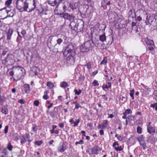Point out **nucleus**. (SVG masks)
I'll use <instances>...</instances> for the list:
<instances>
[{"label":"nucleus","instance_id":"1","mask_svg":"<svg viewBox=\"0 0 157 157\" xmlns=\"http://www.w3.org/2000/svg\"><path fill=\"white\" fill-rule=\"evenodd\" d=\"M75 44L72 43H70L66 46L65 50L63 52L64 56H67L68 63L73 65L74 64L75 61L73 55L74 54Z\"/></svg>","mask_w":157,"mask_h":157},{"label":"nucleus","instance_id":"2","mask_svg":"<svg viewBox=\"0 0 157 157\" xmlns=\"http://www.w3.org/2000/svg\"><path fill=\"white\" fill-rule=\"evenodd\" d=\"M84 26V21L82 20L77 19L71 21L69 25L71 29L77 33L82 31Z\"/></svg>","mask_w":157,"mask_h":157},{"label":"nucleus","instance_id":"3","mask_svg":"<svg viewBox=\"0 0 157 157\" xmlns=\"http://www.w3.org/2000/svg\"><path fill=\"white\" fill-rule=\"evenodd\" d=\"M92 48L91 41L90 40L85 42L80 47V51L82 53L88 52Z\"/></svg>","mask_w":157,"mask_h":157},{"label":"nucleus","instance_id":"4","mask_svg":"<svg viewBox=\"0 0 157 157\" xmlns=\"http://www.w3.org/2000/svg\"><path fill=\"white\" fill-rule=\"evenodd\" d=\"M75 5L73 3H69L68 2H65L63 3V9L64 12H66L69 9H71L72 10L76 9Z\"/></svg>","mask_w":157,"mask_h":157},{"label":"nucleus","instance_id":"5","mask_svg":"<svg viewBox=\"0 0 157 157\" xmlns=\"http://www.w3.org/2000/svg\"><path fill=\"white\" fill-rule=\"evenodd\" d=\"M58 14L61 17H63L65 19L69 21L72 20L73 21L74 20V19L75 17V16L72 14H71L67 13H63L60 14Z\"/></svg>","mask_w":157,"mask_h":157},{"label":"nucleus","instance_id":"6","mask_svg":"<svg viewBox=\"0 0 157 157\" xmlns=\"http://www.w3.org/2000/svg\"><path fill=\"white\" fill-rule=\"evenodd\" d=\"M5 63H9L12 64L15 62L14 56L12 54H8L4 60Z\"/></svg>","mask_w":157,"mask_h":157},{"label":"nucleus","instance_id":"7","mask_svg":"<svg viewBox=\"0 0 157 157\" xmlns=\"http://www.w3.org/2000/svg\"><path fill=\"white\" fill-rule=\"evenodd\" d=\"M25 0H17L16 1V8L18 10L21 12L23 7Z\"/></svg>","mask_w":157,"mask_h":157},{"label":"nucleus","instance_id":"8","mask_svg":"<svg viewBox=\"0 0 157 157\" xmlns=\"http://www.w3.org/2000/svg\"><path fill=\"white\" fill-rule=\"evenodd\" d=\"M155 14H152L150 16L148 19V23L150 25L156 26L155 24Z\"/></svg>","mask_w":157,"mask_h":157},{"label":"nucleus","instance_id":"9","mask_svg":"<svg viewBox=\"0 0 157 157\" xmlns=\"http://www.w3.org/2000/svg\"><path fill=\"white\" fill-rule=\"evenodd\" d=\"M22 7L23 9L21 12L24 11H27L28 12H32V11H29V10H31V8L29 7V3L27 2L26 0H25V1H24V5Z\"/></svg>","mask_w":157,"mask_h":157},{"label":"nucleus","instance_id":"10","mask_svg":"<svg viewBox=\"0 0 157 157\" xmlns=\"http://www.w3.org/2000/svg\"><path fill=\"white\" fill-rule=\"evenodd\" d=\"M101 149L98 146L96 145L91 149V153L92 154H98V151L101 150Z\"/></svg>","mask_w":157,"mask_h":157},{"label":"nucleus","instance_id":"11","mask_svg":"<svg viewBox=\"0 0 157 157\" xmlns=\"http://www.w3.org/2000/svg\"><path fill=\"white\" fill-rule=\"evenodd\" d=\"M6 12L7 14V17H13L16 13V10L14 9L13 10H6Z\"/></svg>","mask_w":157,"mask_h":157},{"label":"nucleus","instance_id":"12","mask_svg":"<svg viewBox=\"0 0 157 157\" xmlns=\"http://www.w3.org/2000/svg\"><path fill=\"white\" fill-rule=\"evenodd\" d=\"M13 32V30L12 29L10 28L7 32L6 33L7 38L6 39L8 40H10L11 37V36Z\"/></svg>","mask_w":157,"mask_h":157},{"label":"nucleus","instance_id":"13","mask_svg":"<svg viewBox=\"0 0 157 157\" xmlns=\"http://www.w3.org/2000/svg\"><path fill=\"white\" fill-rule=\"evenodd\" d=\"M48 3L49 4L53 6H54L56 5V8L58 7V3L56 0H48Z\"/></svg>","mask_w":157,"mask_h":157},{"label":"nucleus","instance_id":"14","mask_svg":"<svg viewBox=\"0 0 157 157\" xmlns=\"http://www.w3.org/2000/svg\"><path fill=\"white\" fill-rule=\"evenodd\" d=\"M116 14L117 13L114 12H111L108 14L109 17V19H111L112 21H114L116 17Z\"/></svg>","mask_w":157,"mask_h":157},{"label":"nucleus","instance_id":"15","mask_svg":"<svg viewBox=\"0 0 157 157\" xmlns=\"http://www.w3.org/2000/svg\"><path fill=\"white\" fill-rule=\"evenodd\" d=\"M151 123V122H150L147 126V131L150 134L155 132V129L150 125Z\"/></svg>","mask_w":157,"mask_h":157},{"label":"nucleus","instance_id":"16","mask_svg":"<svg viewBox=\"0 0 157 157\" xmlns=\"http://www.w3.org/2000/svg\"><path fill=\"white\" fill-rule=\"evenodd\" d=\"M23 87L25 89V92L26 93L28 94L30 91V87L29 84H25L23 86Z\"/></svg>","mask_w":157,"mask_h":157},{"label":"nucleus","instance_id":"17","mask_svg":"<svg viewBox=\"0 0 157 157\" xmlns=\"http://www.w3.org/2000/svg\"><path fill=\"white\" fill-rule=\"evenodd\" d=\"M7 105H6L5 106H3L2 108L1 112L2 113L6 115L8 113V110L7 108Z\"/></svg>","mask_w":157,"mask_h":157},{"label":"nucleus","instance_id":"18","mask_svg":"<svg viewBox=\"0 0 157 157\" xmlns=\"http://www.w3.org/2000/svg\"><path fill=\"white\" fill-rule=\"evenodd\" d=\"M99 40L102 42L105 41L106 40V37L105 35V33L100 35L99 36Z\"/></svg>","mask_w":157,"mask_h":157},{"label":"nucleus","instance_id":"19","mask_svg":"<svg viewBox=\"0 0 157 157\" xmlns=\"http://www.w3.org/2000/svg\"><path fill=\"white\" fill-rule=\"evenodd\" d=\"M138 141L139 142L140 145L143 147V149L144 150L147 148V146L146 145V144L144 141L140 140L139 139H138Z\"/></svg>","mask_w":157,"mask_h":157},{"label":"nucleus","instance_id":"20","mask_svg":"<svg viewBox=\"0 0 157 157\" xmlns=\"http://www.w3.org/2000/svg\"><path fill=\"white\" fill-rule=\"evenodd\" d=\"M99 40L95 38L94 40H92L91 42L93 43L95 46L98 47L100 44Z\"/></svg>","mask_w":157,"mask_h":157},{"label":"nucleus","instance_id":"21","mask_svg":"<svg viewBox=\"0 0 157 157\" xmlns=\"http://www.w3.org/2000/svg\"><path fill=\"white\" fill-rule=\"evenodd\" d=\"M12 0H7L6 1L5 3V5L6 6L4 7L1 10H2L6 9V7H9V6L11 4L12 2Z\"/></svg>","mask_w":157,"mask_h":157},{"label":"nucleus","instance_id":"22","mask_svg":"<svg viewBox=\"0 0 157 157\" xmlns=\"http://www.w3.org/2000/svg\"><path fill=\"white\" fill-rule=\"evenodd\" d=\"M58 150L59 151L61 152H63L65 151V149L64 148V146H63V144H62L61 145H60L58 147Z\"/></svg>","mask_w":157,"mask_h":157},{"label":"nucleus","instance_id":"23","mask_svg":"<svg viewBox=\"0 0 157 157\" xmlns=\"http://www.w3.org/2000/svg\"><path fill=\"white\" fill-rule=\"evenodd\" d=\"M133 11H134V10H130L128 13L129 16L132 18L133 17V16H136V14L134 12H133Z\"/></svg>","mask_w":157,"mask_h":157},{"label":"nucleus","instance_id":"24","mask_svg":"<svg viewBox=\"0 0 157 157\" xmlns=\"http://www.w3.org/2000/svg\"><path fill=\"white\" fill-rule=\"evenodd\" d=\"M61 87L64 88H65L68 86V84L66 82H63L60 83Z\"/></svg>","mask_w":157,"mask_h":157},{"label":"nucleus","instance_id":"25","mask_svg":"<svg viewBox=\"0 0 157 157\" xmlns=\"http://www.w3.org/2000/svg\"><path fill=\"white\" fill-rule=\"evenodd\" d=\"M132 31H133L134 32H135V33H137V32H138V30L137 26L136 25L134 26H133L132 25Z\"/></svg>","mask_w":157,"mask_h":157},{"label":"nucleus","instance_id":"26","mask_svg":"<svg viewBox=\"0 0 157 157\" xmlns=\"http://www.w3.org/2000/svg\"><path fill=\"white\" fill-rule=\"evenodd\" d=\"M57 43L54 46L55 48L57 47V44H60L63 41V40L61 38H59L56 40Z\"/></svg>","mask_w":157,"mask_h":157},{"label":"nucleus","instance_id":"27","mask_svg":"<svg viewBox=\"0 0 157 157\" xmlns=\"http://www.w3.org/2000/svg\"><path fill=\"white\" fill-rule=\"evenodd\" d=\"M101 7H103L104 9H106L107 8V6L105 5V0H103L101 2Z\"/></svg>","mask_w":157,"mask_h":157},{"label":"nucleus","instance_id":"28","mask_svg":"<svg viewBox=\"0 0 157 157\" xmlns=\"http://www.w3.org/2000/svg\"><path fill=\"white\" fill-rule=\"evenodd\" d=\"M85 66L89 70H90L92 68L91 62H88L85 65Z\"/></svg>","mask_w":157,"mask_h":157},{"label":"nucleus","instance_id":"29","mask_svg":"<svg viewBox=\"0 0 157 157\" xmlns=\"http://www.w3.org/2000/svg\"><path fill=\"white\" fill-rule=\"evenodd\" d=\"M47 85L49 87L50 89H52L54 87V85L53 84L50 82H48L47 83Z\"/></svg>","mask_w":157,"mask_h":157},{"label":"nucleus","instance_id":"30","mask_svg":"<svg viewBox=\"0 0 157 157\" xmlns=\"http://www.w3.org/2000/svg\"><path fill=\"white\" fill-rule=\"evenodd\" d=\"M9 51V49L7 48H5L2 51V55L3 56H4L6 55L7 52Z\"/></svg>","mask_w":157,"mask_h":157},{"label":"nucleus","instance_id":"31","mask_svg":"<svg viewBox=\"0 0 157 157\" xmlns=\"http://www.w3.org/2000/svg\"><path fill=\"white\" fill-rule=\"evenodd\" d=\"M127 119L129 121H132L135 119V117L134 116H129L127 117Z\"/></svg>","mask_w":157,"mask_h":157},{"label":"nucleus","instance_id":"32","mask_svg":"<svg viewBox=\"0 0 157 157\" xmlns=\"http://www.w3.org/2000/svg\"><path fill=\"white\" fill-rule=\"evenodd\" d=\"M134 90L132 89L130 91V96L132 97V99H134Z\"/></svg>","mask_w":157,"mask_h":157},{"label":"nucleus","instance_id":"33","mask_svg":"<svg viewBox=\"0 0 157 157\" xmlns=\"http://www.w3.org/2000/svg\"><path fill=\"white\" fill-rule=\"evenodd\" d=\"M137 132L138 134H141L142 132V128L140 126H138L137 128Z\"/></svg>","mask_w":157,"mask_h":157},{"label":"nucleus","instance_id":"34","mask_svg":"<svg viewBox=\"0 0 157 157\" xmlns=\"http://www.w3.org/2000/svg\"><path fill=\"white\" fill-rule=\"evenodd\" d=\"M150 106V107H152L153 108L155 107V110L156 111H157V102H156L154 104H151Z\"/></svg>","mask_w":157,"mask_h":157},{"label":"nucleus","instance_id":"35","mask_svg":"<svg viewBox=\"0 0 157 157\" xmlns=\"http://www.w3.org/2000/svg\"><path fill=\"white\" fill-rule=\"evenodd\" d=\"M33 7L31 8V10L29 11H33L36 8V1L35 0H33Z\"/></svg>","mask_w":157,"mask_h":157},{"label":"nucleus","instance_id":"36","mask_svg":"<svg viewBox=\"0 0 157 157\" xmlns=\"http://www.w3.org/2000/svg\"><path fill=\"white\" fill-rule=\"evenodd\" d=\"M7 148L10 151H12L13 148V146L11 145L10 142L8 143Z\"/></svg>","mask_w":157,"mask_h":157},{"label":"nucleus","instance_id":"37","mask_svg":"<svg viewBox=\"0 0 157 157\" xmlns=\"http://www.w3.org/2000/svg\"><path fill=\"white\" fill-rule=\"evenodd\" d=\"M74 92L75 95H79L82 92V90H81L79 89L78 91L77 89H75L74 90Z\"/></svg>","mask_w":157,"mask_h":157},{"label":"nucleus","instance_id":"38","mask_svg":"<svg viewBox=\"0 0 157 157\" xmlns=\"http://www.w3.org/2000/svg\"><path fill=\"white\" fill-rule=\"evenodd\" d=\"M146 44L148 45H152L154 44V42L153 40H149L147 41Z\"/></svg>","mask_w":157,"mask_h":157},{"label":"nucleus","instance_id":"39","mask_svg":"<svg viewBox=\"0 0 157 157\" xmlns=\"http://www.w3.org/2000/svg\"><path fill=\"white\" fill-rule=\"evenodd\" d=\"M43 143L42 140H40V141H36L35 142V144L38 145L40 146Z\"/></svg>","mask_w":157,"mask_h":157},{"label":"nucleus","instance_id":"40","mask_svg":"<svg viewBox=\"0 0 157 157\" xmlns=\"http://www.w3.org/2000/svg\"><path fill=\"white\" fill-rule=\"evenodd\" d=\"M107 62V60L106 59L104 58L103 59L101 62V64H105Z\"/></svg>","mask_w":157,"mask_h":157},{"label":"nucleus","instance_id":"41","mask_svg":"<svg viewBox=\"0 0 157 157\" xmlns=\"http://www.w3.org/2000/svg\"><path fill=\"white\" fill-rule=\"evenodd\" d=\"M92 85L94 86H98L99 85L98 81L96 80H95L93 82H92Z\"/></svg>","mask_w":157,"mask_h":157},{"label":"nucleus","instance_id":"42","mask_svg":"<svg viewBox=\"0 0 157 157\" xmlns=\"http://www.w3.org/2000/svg\"><path fill=\"white\" fill-rule=\"evenodd\" d=\"M132 112V110L130 109H126L124 112V113H127L128 114L130 113H131Z\"/></svg>","mask_w":157,"mask_h":157},{"label":"nucleus","instance_id":"43","mask_svg":"<svg viewBox=\"0 0 157 157\" xmlns=\"http://www.w3.org/2000/svg\"><path fill=\"white\" fill-rule=\"evenodd\" d=\"M50 116L52 118H54L56 116V115L54 112H51L50 113Z\"/></svg>","mask_w":157,"mask_h":157},{"label":"nucleus","instance_id":"44","mask_svg":"<svg viewBox=\"0 0 157 157\" xmlns=\"http://www.w3.org/2000/svg\"><path fill=\"white\" fill-rule=\"evenodd\" d=\"M83 144V140H80L79 141L76 142L75 144L77 145L78 144Z\"/></svg>","mask_w":157,"mask_h":157},{"label":"nucleus","instance_id":"45","mask_svg":"<svg viewBox=\"0 0 157 157\" xmlns=\"http://www.w3.org/2000/svg\"><path fill=\"white\" fill-rule=\"evenodd\" d=\"M34 104L36 106H38L39 104V101L38 100H35L34 102Z\"/></svg>","mask_w":157,"mask_h":157},{"label":"nucleus","instance_id":"46","mask_svg":"<svg viewBox=\"0 0 157 157\" xmlns=\"http://www.w3.org/2000/svg\"><path fill=\"white\" fill-rule=\"evenodd\" d=\"M144 136L143 135H141L140 137L139 138H137L136 139L138 140V139H139L141 141H144Z\"/></svg>","mask_w":157,"mask_h":157},{"label":"nucleus","instance_id":"47","mask_svg":"<svg viewBox=\"0 0 157 157\" xmlns=\"http://www.w3.org/2000/svg\"><path fill=\"white\" fill-rule=\"evenodd\" d=\"M79 122V120L78 119V121H77L76 122H74V125H73L74 127H75L78 125V123Z\"/></svg>","mask_w":157,"mask_h":157},{"label":"nucleus","instance_id":"48","mask_svg":"<svg viewBox=\"0 0 157 157\" xmlns=\"http://www.w3.org/2000/svg\"><path fill=\"white\" fill-rule=\"evenodd\" d=\"M115 149L117 151H121L122 150V148L121 146H118V147H115Z\"/></svg>","mask_w":157,"mask_h":157},{"label":"nucleus","instance_id":"49","mask_svg":"<svg viewBox=\"0 0 157 157\" xmlns=\"http://www.w3.org/2000/svg\"><path fill=\"white\" fill-rule=\"evenodd\" d=\"M8 128L9 126L8 125L5 126L4 129V132L6 134L8 132Z\"/></svg>","mask_w":157,"mask_h":157},{"label":"nucleus","instance_id":"50","mask_svg":"<svg viewBox=\"0 0 157 157\" xmlns=\"http://www.w3.org/2000/svg\"><path fill=\"white\" fill-rule=\"evenodd\" d=\"M22 137L23 138V140H21V144H23L25 142L26 140H25V137L24 136H22Z\"/></svg>","mask_w":157,"mask_h":157},{"label":"nucleus","instance_id":"51","mask_svg":"<svg viewBox=\"0 0 157 157\" xmlns=\"http://www.w3.org/2000/svg\"><path fill=\"white\" fill-rule=\"evenodd\" d=\"M18 67L19 68V70H20L21 71H22V73H23V72L25 71V69L22 67H21V66H19V67Z\"/></svg>","mask_w":157,"mask_h":157},{"label":"nucleus","instance_id":"52","mask_svg":"<svg viewBox=\"0 0 157 157\" xmlns=\"http://www.w3.org/2000/svg\"><path fill=\"white\" fill-rule=\"evenodd\" d=\"M102 88L104 90H105V89H108V86L106 85H103L102 86Z\"/></svg>","mask_w":157,"mask_h":157},{"label":"nucleus","instance_id":"53","mask_svg":"<svg viewBox=\"0 0 157 157\" xmlns=\"http://www.w3.org/2000/svg\"><path fill=\"white\" fill-rule=\"evenodd\" d=\"M79 107H81L79 104L76 103L75 106V109H78Z\"/></svg>","mask_w":157,"mask_h":157},{"label":"nucleus","instance_id":"54","mask_svg":"<svg viewBox=\"0 0 157 157\" xmlns=\"http://www.w3.org/2000/svg\"><path fill=\"white\" fill-rule=\"evenodd\" d=\"M21 33L24 36L26 34V32L25 30H22Z\"/></svg>","mask_w":157,"mask_h":157},{"label":"nucleus","instance_id":"55","mask_svg":"<svg viewBox=\"0 0 157 157\" xmlns=\"http://www.w3.org/2000/svg\"><path fill=\"white\" fill-rule=\"evenodd\" d=\"M48 98H49L47 95H44L43 96V98L45 100L48 99Z\"/></svg>","mask_w":157,"mask_h":157},{"label":"nucleus","instance_id":"56","mask_svg":"<svg viewBox=\"0 0 157 157\" xmlns=\"http://www.w3.org/2000/svg\"><path fill=\"white\" fill-rule=\"evenodd\" d=\"M18 102L22 104L24 103V102L23 100L22 99H21L20 100H19L18 101Z\"/></svg>","mask_w":157,"mask_h":157},{"label":"nucleus","instance_id":"57","mask_svg":"<svg viewBox=\"0 0 157 157\" xmlns=\"http://www.w3.org/2000/svg\"><path fill=\"white\" fill-rule=\"evenodd\" d=\"M117 139L120 141H122L123 140V138L121 136H118Z\"/></svg>","mask_w":157,"mask_h":157},{"label":"nucleus","instance_id":"58","mask_svg":"<svg viewBox=\"0 0 157 157\" xmlns=\"http://www.w3.org/2000/svg\"><path fill=\"white\" fill-rule=\"evenodd\" d=\"M100 134L101 135H103L104 134V131L102 129L100 130Z\"/></svg>","mask_w":157,"mask_h":157},{"label":"nucleus","instance_id":"59","mask_svg":"<svg viewBox=\"0 0 157 157\" xmlns=\"http://www.w3.org/2000/svg\"><path fill=\"white\" fill-rule=\"evenodd\" d=\"M117 145V146H118L119 144H118V143L116 142H115L113 144V147H116V146Z\"/></svg>","mask_w":157,"mask_h":157},{"label":"nucleus","instance_id":"60","mask_svg":"<svg viewBox=\"0 0 157 157\" xmlns=\"http://www.w3.org/2000/svg\"><path fill=\"white\" fill-rule=\"evenodd\" d=\"M105 76L106 78L105 79V80H106V82H107V81H110V79H109L108 76V75H105Z\"/></svg>","mask_w":157,"mask_h":157},{"label":"nucleus","instance_id":"61","mask_svg":"<svg viewBox=\"0 0 157 157\" xmlns=\"http://www.w3.org/2000/svg\"><path fill=\"white\" fill-rule=\"evenodd\" d=\"M10 76H13L14 75V72L13 71H11L9 73Z\"/></svg>","mask_w":157,"mask_h":157},{"label":"nucleus","instance_id":"62","mask_svg":"<svg viewBox=\"0 0 157 157\" xmlns=\"http://www.w3.org/2000/svg\"><path fill=\"white\" fill-rule=\"evenodd\" d=\"M137 20L139 21H140L141 20L142 18L140 16L137 17Z\"/></svg>","mask_w":157,"mask_h":157},{"label":"nucleus","instance_id":"63","mask_svg":"<svg viewBox=\"0 0 157 157\" xmlns=\"http://www.w3.org/2000/svg\"><path fill=\"white\" fill-rule=\"evenodd\" d=\"M59 125V127L61 128H63L64 127V124L63 123H60Z\"/></svg>","mask_w":157,"mask_h":157},{"label":"nucleus","instance_id":"64","mask_svg":"<svg viewBox=\"0 0 157 157\" xmlns=\"http://www.w3.org/2000/svg\"><path fill=\"white\" fill-rule=\"evenodd\" d=\"M155 24L156 23L157 25V15H155Z\"/></svg>","mask_w":157,"mask_h":157}]
</instances>
